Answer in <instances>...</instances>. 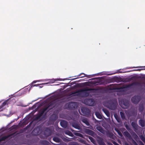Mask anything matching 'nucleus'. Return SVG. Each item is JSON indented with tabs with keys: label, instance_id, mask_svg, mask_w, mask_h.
Wrapping results in <instances>:
<instances>
[{
	"label": "nucleus",
	"instance_id": "nucleus-55",
	"mask_svg": "<svg viewBox=\"0 0 145 145\" xmlns=\"http://www.w3.org/2000/svg\"><path fill=\"white\" fill-rule=\"evenodd\" d=\"M71 130L73 132L74 131L72 129H71Z\"/></svg>",
	"mask_w": 145,
	"mask_h": 145
},
{
	"label": "nucleus",
	"instance_id": "nucleus-12",
	"mask_svg": "<svg viewBox=\"0 0 145 145\" xmlns=\"http://www.w3.org/2000/svg\"><path fill=\"white\" fill-rule=\"evenodd\" d=\"M85 132L86 134L91 136L93 135L94 134L93 131L88 129H86L85 130Z\"/></svg>",
	"mask_w": 145,
	"mask_h": 145
},
{
	"label": "nucleus",
	"instance_id": "nucleus-42",
	"mask_svg": "<svg viewBox=\"0 0 145 145\" xmlns=\"http://www.w3.org/2000/svg\"><path fill=\"white\" fill-rule=\"evenodd\" d=\"M112 142L114 145H119L118 144L114 141H112Z\"/></svg>",
	"mask_w": 145,
	"mask_h": 145
},
{
	"label": "nucleus",
	"instance_id": "nucleus-46",
	"mask_svg": "<svg viewBox=\"0 0 145 145\" xmlns=\"http://www.w3.org/2000/svg\"><path fill=\"white\" fill-rule=\"evenodd\" d=\"M130 67L129 68L132 69V68H138V67Z\"/></svg>",
	"mask_w": 145,
	"mask_h": 145
},
{
	"label": "nucleus",
	"instance_id": "nucleus-7",
	"mask_svg": "<svg viewBox=\"0 0 145 145\" xmlns=\"http://www.w3.org/2000/svg\"><path fill=\"white\" fill-rule=\"evenodd\" d=\"M125 126L127 129L132 134L135 135L136 136L138 137L137 135L133 131L132 129H131L130 126L128 124H126L125 125Z\"/></svg>",
	"mask_w": 145,
	"mask_h": 145
},
{
	"label": "nucleus",
	"instance_id": "nucleus-25",
	"mask_svg": "<svg viewBox=\"0 0 145 145\" xmlns=\"http://www.w3.org/2000/svg\"><path fill=\"white\" fill-rule=\"evenodd\" d=\"M88 138L90 140L91 142L94 144H96V142L95 140L92 137L90 136H88Z\"/></svg>",
	"mask_w": 145,
	"mask_h": 145
},
{
	"label": "nucleus",
	"instance_id": "nucleus-28",
	"mask_svg": "<svg viewBox=\"0 0 145 145\" xmlns=\"http://www.w3.org/2000/svg\"><path fill=\"white\" fill-rule=\"evenodd\" d=\"M78 76H80V77H76V78H74L73 79H76L79 78H83L85 76L87 77V76L84 73H81L80 74L78 75Z\"/></svg>",
	"mask_w": 145,
	"mask_h": 145
},
{
	"label": "nucleus",
	"instance_id": "nucleus-44",
	"mask_svg": "<svg viewBox=\"0 0 145 145\" xmlns=\"http://www.w3.org/2000/svg\"><path fill=\"white\" fill-rule=\"evenodd\" d=\"M140 138L142 140H143L144 139V137L142 135H141L140 136Z\"/></svg>",
	"mask_w": 145,
	"mask_h": 145
},
{
	"label": "nucleus",
	"instance_id": "nucleus-50",
	"mask_svg": "<svg viewBox=\"0 0 145 145\" xmlns=\"http://www.w3.org/2000/svg\"><path fill=\"white\" fill-rule=\"evenodd\" d=\"M142 70V69H138L137 70L138 71H141V70Z\"/></svg>",
	"mask_w": 145,
	"mask_h": 145
},
{
	"label": "nucleus",
	"instance_id": "nucleus-26",
	"mask_svg": "<svg viewBox=\"0 0 145 145\" xmlns=\"http://www.w3.org/2000/svg\"><path fill=\"white\" fill-rule=\"evenodd\" d=\"M53 140L54 141L57 143H59L60 142V139L57 137H54L53 138Z\"/></svg>",
	"mask_w": 145,
	"mask_h": 145
},
{
	"label": "nucleus",
	"instance_id": "nucleus-4",
	"mask_svg": "<svg viewBox=\"0 0 145 145\" xmlns=\"http://www.w3.org/2000/svg\"><path fill=\"white\" fill-rule=\"evenodd\" d=\"M140 100V98L138 96L133 97L131 99L132 102L135 104H137Z\"/></svg>",
	"mask_w": 145,
	"mask_h": 145
},
{
	"label": "nucleus",
	"instance_id": "nucleus-29",
	"mask_svg": "<svg viewBox=\"0 0 145 145\" xmlns=\"http://www.w3.org/2000/svg\"><path fill=\"white\" fill-rule=\"evenodd\" d=\"M95 115L97 118L99 119H101L102 118V117L100 114V113L97 112H95Z\"/></svg>",
	"mask_w": 145,
	"mask_h": 145
},
{
	"label": "nucleus",
	"instance_id": "nucleus-39",
	"mask_svg": "<svg viewBox=\"0 0 145 145\" xmlns=\"http://www.w3.org/2000/svg\"><path fill=\"white\" fill-rule=\"evenodd\" d=\"M79 141L83 144H85V141L82 139H80L79 140Z\"/></svg>",
	"mask_w": 145,
	"mask_h": 145
},
{
	"label": "nucleus",
	"instance_id": "nucleus-23",
	"mask_svg": "<svg viewBox=\"0 0 145 145\" xmlns=\"http://www.w3.org/2000/svg\"><path fill=\"white\" fill-rule=\"evenodd\" d=\"M32 133L34 135H37L39 134V131H37V129L35 128L33 131Z\"/></svg>",
	"mask_w": 145,
	"mask_h": 145
},
{
	"label": "nucleus",
	"instance_id": "nucleus-52",
	"mask_svg": "<svg viewBox=\"0 0 145 145\" xmlns=\"http://www.w3.org/2000/svg\"><path fill=\"white\" fill-rule=\"evenodd\" d=\"M95 79H97V78H92V80Z\"/></svg>",
	"mask_w": 145,
	"mask_h": 145
},
{
	"label": "nucleus",
	"instance_id": "nucleus-36",
	"mask_svg": "<svg viewBox=\"0 0 145 145\" xmlns=\"http://www.w3.org/2000/svg\"><path fill=\"white\" fill-rule=\"evenodd\" d=\"M18 128V126L17 125H14L10 127L11 129H16Z\"/></svg>",
	"mask_w": 145,
	"mask_h": 145
},
{
	"label": "nucleus",
	"instance_id": "nucleus-38",
	"mask_svg": "<svg viewBox=\"0 0 145 145\" xmlns=\"http://www.w3.org/2000/svg\"><path fill=\"white\" fill-rule=\"evenodd\" d=\"M108 137L111 138H112V137H113L114 135L112 133H109L108 134Z\"/></svg>",
	"mask_w": 145,
	"mask_h": 145
},
{
	"label": "nucleus",
	"instance_id": "nucleus-27",
	"mask_svg": "<svg viewBox=\"0 0 145 145\" xmlns=\"http://www.w3.org/2000/svg\"><path fill=\"white\" fill-rule=\"evenodd\" d=\"M41 143L43 145H48L50 144L49 142L46 140H43L42 141Z\"/></svg>",
	"mask_w": 145,
	"mask_h": 145
},
{
	"label": "nucleus",
	"instance_id": "nucleus-18",
	"mask_svg": "<svg viewBox=\"0 0 145 145\" xmlns=\"http://www.w3.org/2000/svg\"><path fill=\"white\" fill-rule=\"evenodd\" d=\"M116 85H117V84H111L109 86L110 87L109 88V89L110 90H113L114 89H120V88H116L114 86H113Z\"/></svg>",
	"mask_w": 145,
	"mask_h": 145
},
{
	"label": "nucleus",
	"instance_id": "nucleus-17",
	"mask_svg": "<svg viewBox=\"0 0 145 145\" xmlns=\"http://www.w3.org/2000/svg\"><path fill=\"white\" fill-rule=\"evenodd\" d=\"M139 124L142 127L145 126V121L142 119H140L139 120Z\"/></svg>",
	"mask_w": 145,
	"mask_h": 145
},
{
	"label": "nucleus",
	"instance_id": "nucleus-13",
	"mask_svg": "<svg viewBox=\"0 0 145 145\" xmlns=\"http://www.w3.org/2000/svg\"><path fill=\"white\" fill-rule=\"evenodd\" d=\"M88 104V105L89 106H93L94 104V100L92 99H89L87 101Z\"/></svg>",
	"mask_w": 145,
	"mask_h": 145
},
{
	"label": "nucleus",
	"instance_id": "nucleus-45",
	"mask_svg": "<svg viewBox=\"0 0 145 145\" xmlns=\"http://www.w3.org/2000/svg\"><path fill=\"white\" fill-rule=\"evenodd\" d=\"M71 145H79V144L77 143L74 142L72 143Z\"/></svg>",
	"mask_w": 145,
	"mask_h": 145
},
{
	"label": "nucleus",
	"instance_id": "nucleus-3",
	"mask_svg": "<svg viewBox=\"0 0 145 145\" xmlns=\"http://www.w3.org/2000/svg\"><path fill=\"white\" fill-rule=\"evenodd\" d=\"M118 103L117 102L113 101H110L108 102V108L110 109L115 110L117 108Z\"/></svg>",
	"mask_w": 145,
	"mask_h": 145
},
{
	"label": "nucleus",
	"instance_id": "nucleus-9",
	"mask_svg": "<svg viewBox=\"0 0 145 145\" xmlns=\"http://www.w3.org/2000/svg\"><path fill=\"white\" fill-rule=\"evenodd\" d=\"M52 103H50L48 106L44 108L41 109L39 112L43 115L44 112L49 107L52 105Z\"/></svg>",
	"mask_w": 145,
	"mask_h": 145
},
{
	"label": "nucleus",
	"instance_id": "nucleus-2",
	"mask_svg": "<svg viewBox=\"0 0 145 145\" xmlns=\"http://www.w3.org/2000/svg\"><path fill=\"white\" fill-rule=\"evenodd\" d=\"M120 106L123 109H127L129 107V102L126 99H122L119 101Z\"/></svg>",
	"mask_w": 145,
	"mask_h": 145
},
{
	"label": "nucleus",
	"instance_id": "nucleus-30",
	"mask_svg": "<svg viewBox=\"0 0 145 145\" xmlns=\"http://www.w3.org/2000/svg\"><path fill=\"white\" fill-rule=\"evenodd\" d=\"M139 110L140 112H142L144 109V106L143 105H140L138 107Z\"/></svg>",
	"mask_w": 145,
	"mask_h": 145
},
{
	"label": "nucleus",
	"instance_id": "nucleus-24",
	"mask_svg": "<svg viewBox=\"0 0 145 145\" xmlns=\"http://www.w3.org/2000/svg\"><path fill=\"white\" fill-rule=\"evenodd\" d=\"M82 121L84 123H85L86 125L87 126H89L90 124L87 120V119L86 118H83L82 120Z\"/></svg>",
	"mask_w": 145,
	"mask_h": 145
},
{
	"label": "nucleus",
	"instance_id": "nucleus-6",
	"mask_svg": "<svg viewBox=\"0 0 145 145\" xmlns=\"http://www.w3.org/2000/svg\"><path fill=\"white\" fill-rule=\"evenodd\" d=\"M70 124L73 127L76 129L80 130L81 129L80 125L78 123V122L76 121H73L71 122Z\"/></svg>",
	"mask_w": 145,
	"mask_h": 145
},
{
	"label": "nucleus",
	"instance_id": "nucleus-5",
	"mask_svg": "<svg viewBox=\"0 0 145 145\" xmlns=\"http://www.w3.org/2000/svg\"><path fill=\"white\" fill-rule=\"evenodd\" d=\"M81 109V112L84 115L88 116L90 114V110L87 108L82 107Z\"/></svg>",
	"mask_w": 145,
	"mask_h": 145
},
{
	"label": "nucleus",
	"instance_id": "nucleus-33",
	"mask_svg": "<svg viewBox=\"0 0 145 145\" xmlns=\"http://www.w3.org/2000/svg\"><path fill=\"white\" fill-rule=\"evenodd\" d=\"M115 130L117 132L118 135L121 137H122L123 135L121 131L118 129L115 128Z\"/></svg>",
	"mask_w": 145,
	"mask_h": 145
},
{
	"label": "nucleus",
	"instance_id": "nucleus-32",
	"mask_svg": "<svg viewBox=\"0 0 145 145\" xmlns=\"http://www.w3.org/2000/svg\"><path fill=\"white\" fill-rule=\"evenodd\" d=\"M114 116L117 121L118 122H120L121 121V119L118 116L117 114H114Z\"/></svg>",
	"mask_w": 145,
	"mask_h": 145
},
{
	"label": "nucleus",
	"instance_id": "nucleus-21",
	"mask_svg": "<svg viewBox=\"0 0 145 145\" xmlns=\"http://www.w3.org/2000/svg\"><path fill=\"white\" fill-rule=\"evenodd\" d=\"M51 120L53 121H55L57 119L58 116L57 115L53 114L51 116Z\"/></svg>",
	"mask_w": 145,
	"mask_h": 145
},
{
	"label": "nucleus",
	"instance_id": "nucleus-31",
	"mask_svg": "<svg viewBox=\"0 0 145 145\" xmlns=\"http://www.w3.org/2000/svg\"><path fill=\"white\" fill-rule=\"evenodd\" d=\"M65 134L71 137H73V135L72 133L69 131H66L65 132Z\"/></svg>",
	"mask_w": 145,
	"mask_h": 145
},
{
	"label": "nucleus",
	"instance_id": "nucleus-10",
	"mask_svg": "<svg viewBox=\"0 0 145 145\" xmlns=\"http://www.w3.org/2000/svg\"><path fill=\"white\" fill-rule=\"evenodd\" d=\"M61 126L64 128H66L67 127L68 123L67 121L64 120H62L60 122Z\"/></svg>",
	"mask_w": 145,
	"mask_h": 145
},
{
	"label": "nucleus",
	"instance_id": "nucleus-49",
	"mask_svg": "<svg viewBox=\"0 0 145 145\" xmlns=\"http://www.w3.org/2000/svg\"><path fill=\"white\" fill-rule=\"evenodd\" d=\"M36 82L35 81H33V82H32V83L33 84V83H35Z\"/></svg>",
	"mask_w": 145,
	"mask_h": 145
},
{
	"label": "nucleus",
	"instance_id": "nucleus-37",
	"mask_svg": "<svg viewBox=\"0 0 145 145\" xmlns=\"http://www.w3.org/2000/svg\"><path fill=\"white\" fill-rule=\"evenodd\" d=\"M130 140H131L132 141V143L134 145H138L137 143L132 138Z\"/></svg>",
	"mask_w": 145,
	"mask_h": 145
},
{
	"label": "nucleus",
	"instance_id": "nucleus-15",
	"mask_svg": "<svg viewBox=\"0 0 145 145\" xmlns=\"http://www.w3.org/2000/svg\"><path fill=\"white\" fill-rule=\"evenodd\" d=\"M98 143L99 145H106L103 141V139L101 137H99L97 140Z\"/></svg>",
	"mask_w": 145,
	"mask_h": 145
},
{
	"label": "nucleus",
	"instance_id": "nucleus-22",
	"mask_svg": "<svg viewBox=\"0 0 145 145\" xmlns=\"http://www.w3.org/2000/svg\"><path fill=\"white\" fill-rule=\"evenodd\" d=\"M74 104L73 102L69 103L68 104V107L70 109H72L75 108L74 106Z\"/></svg>",
	"mask_w": 145,
	"mask_h": 145
},
{
	"label": "nucleus",
	"instance_id": "nucleus-48",
	"mask_svg": "<svg viewBox=\"0 0 145 145\" xmlns=\"http://www.w3.org/2000/svg\"><path fill=\"white\" fill-rule=\"evenodd\" d=\"M132 85L131 84H129L128 85V87H130V86H131Z\"/></svg>",
	"mask_w": 145,
	"mask_h": 145
},
{
	"label": "nucleus",
	"instance_id": "nucleus-51",
	"mask_svg": "<svg viewBox=\"0 0 145 145\" xmlns=\"http://www.w3.org/2000/svg\"><path fill=\"white\" fill-rule=\"evenodd\" d=\"M125 145H129V144H128L127 143H125Z\"/></svg>",
	"mask_w": 145,
	"mask_h": 145
},
{
	"label": "nucleus",
	"instance_id": "nucleus-40",
	"mask_svg": "<svg viewBox=\"0 0 145 145\" xmlns=\"http://www.w3.org/2000/svg\"><path fill=\"white\" fill-rule=\"evenodd\" d=\"M42 115L41 114H40V113L39 112L38 114L37 115V118H40Z\"/></svg>",
	"mask_w": 145,
	"mask_h": 145
},
{
	"label": "nucleus",
	"instance_id": "nucleus-14",
	"mask_svg": "<svg viewBox=\"0 0 145 145\" xmlns=\"http://www.w3.org/2000/svg\"><path fill=\"white\" fill-rule=\"evenodd\" d=\"M123 134L126 137L128 138L129 140L132 138V137L129 133L127 131L124 132Z\"/></svg>",
	"mask_w": 145,
	"mask_h": 145
},
{
	"label": "nucleus",
	"instance_id": "nucleus-19",
	"mask_svg": "<svg viewBox=\"0 0 145 145\" xmlns=\"http://www.w3.org/2000/svg\"><path fill=\"white\" fill-rule=\"evenodd\" d=\"M11 100V98H10L6 100L5 101L3 102L2 104V105L1 106H0V107H1V108L3 107L4 106H5L6 104L8 103L9 102L8 101H10Z\"/></svg>",
	"mask_w": 145,
	"mask_h": 145
},
{
	"label": "nucleus",
	"instance_id": "nucleus-47",
	"mask_svg": "<svg viewBox=\"0 0 145 145\" xmlns=\"http://www.w3.org/2000/svg\"><path fill=\"white\" fill-rule=\"evenodd\" d=\"M108 145H113L111 143L109 142L108 143Z\"/></svg>",
	"mask_w": 145,
	"mask_h": 145
},
{
	"label": "nucleus",
	"instance_id": "nucleus-41",
	"mask_svg": "<svg viewBox=\"0 0 145 145\" xmlns=\"http://www.w3.org/2000/svg\"><path fill=\"white\" fill-rule=\"evenodd\" d=\"M115 80L116 81L119 82L120 81V78L118 77H116L114 78Z\"/></svg>",
	"mask_w": 145,
	"mask_h": 145
},
{
	"label": "nucleus",
	"instance_id": "nucleus-20",
	"mask_svg": "<svg viewBox=\"0 0 145 145\" xmlns=\"http://www.w3.org/2000/svg\"><path fill=\"white\" fill-rule=\"evenodd\" d=\"M96 129L101 133H104V131L103 128L101 127L100 126H97L96 127Z\"/></svg>",
	"mask_w": 145,
	"mask_h": 145
},
{
	"label": "nucleus",
	"instance_id": "nucleus-54",
	"mask_svg": "<svg viewBox=\"0 0 145 145\" xmlns=\"http://www.w3.org/2000/svg\"><path fill=\"white\" fill-rule=\"evenodd\" d=\"M142 145H144V144H143V143L142 142Z\"/></svg>",
	"mask_w": 145,
	"mask_h": 145
},
{
	"label": "nucleus",
	"instance_id": "nucleus-43",
	"mask_svg": "<svg viewBox=\"0 0 145 145\" xmlns=\"http://www.w3.org/2000/svg\"><path fill=\"white\" fill-rule=\"evenodd\" d=\"M31 86V87L30 88V89L31 88L34 87V86H38L37 85V84H34V85H31L30 86Z\"/></svg>",
	"mask_w": 145,
	"mask_h": 145
},
{
	"label": "nucleus",
	"instance_id": "nucleus-53",
	"mask_svg": "<svg viewBox=\"0 0 145 145\" xmlns=\"http://www.w3.org/2000/svg\"><path fill=\"white\" fill-rule=\"evenodd\" d=\"M12 100L13 101H15V100L14 99V98L12 99Z\"/></svg>",
	"mask_w": 145,
	"mask_h": 145
},
{
	"label": "nucleus",
	"instance_id": "nucleus-1",
	"mask_svg": "<svg viewBox=\"0 0 145 145\" xmlns=\"http://www.w3.org/2000/svg\"><path fill=\"white\" fill-rule=\"evenodd\" d=\"M94 90V89L89 88H86L84 89H79L75 92H72V94H74L78 93L76 94L77 96H81L83 97H87L89 94V93L87 92V91Z\"/></svg>",
	"mask_w": 145,
	"mask_h": 145
},
{
	"label": "nucleus",
	"instance_id": "nucleus-11",
	"mask_svg": "<svg viewBox=\"0 0 145 145\" xmlns=\"http://www.w3.org/2000/svg\"><path fill=\"white\" fill-rule=\"evenodd\" d=\"M131 125L133 127L134 130L136 131V130H137L138 129V127L139 126L137 124V123L133 121L131 123Z\"/></svg>",
	"mask_w": 145,
	"mask_h": 145
},
{
	"label": "nucleus",
	"instance_id": "nucleus-8",
	"mask_svg": "<svg viewBox=\"0 0 145 145\" xmlns=\"http://www.w3.org/2000/svg\"><path fill=\"white\" fill-rule=\"evenodd\" d=\"M44 133L45 136L48 137L51 135L52 131L50 129L47 128L45 129L44 132Z\"/></svg>",
	"mask_w": 145,
	"mask_h": 145
},
{
	"label": "nucleus",
	"instance_id": "nucleus-35",
	"mask_svg": "<svg viewBox=\"0 0 145 145\" xmlns=\"http://www.w3.org/2000/svg\"><path fill=\"white\" fill-rule=\"evenodd\" d=\"M120 114L121 116L122 119H124L125 118V115L124 113L123 112H120Z\"/></svg>",
	"mask_w": 145,
	"mask_h": 145
},
{
	"label": "nucleus",
	"instance_id": "nucleus-34",
	"mask_svg": "<svg viewBox=\"0 0 145 145\" xmlns=\"http://www.w3.org/2000/svg\"><path fill=\"white\" fill-rule=\"evenodd\" d=\"M74 134L76 136H78L82 138H83V135L81 134L78 133H74Z\"/></svg>",
	"mask_w": 145,
	"mask_h": 145
},
{
	"label": "nucleus",
	"instance_id": "nucleus-16",
	"mask_svg": "<svg viewBox=\"0 0 145 145\" xmlns=\"http://www.w3.org/2000/svg\"><path fill=\"white\" fill-rule=\"evenodd\" d=\"M102 110L107 117H110V112L106 109L104 108H103L102 109Z\"/></svg>",
	"mask_w": 145,
	"mask_h": 145
}]
</instances>
